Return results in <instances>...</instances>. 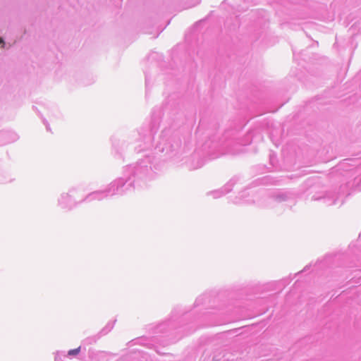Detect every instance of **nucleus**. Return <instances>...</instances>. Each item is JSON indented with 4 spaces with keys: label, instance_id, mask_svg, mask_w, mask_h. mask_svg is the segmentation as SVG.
<instances>
[{
    "label": "nucleus",
    "instance_id": "nucleus-1",
    "mask_svg": "<svg viewBox=\"0 0 361 361\" xmlns=\"http://www.w3.org/2000/svg\"><path fill=\"white\" fill-rule=\"evenodd\" d=\"M79 352H80V348H78L69 350L68 355H76L79 353Z\"/></svg>",
    "mask_w": 361,
    "mask_h": 361
},
{
    "label": "nucleus",
    "instance_id": "nucleus-2",
    "mask_svg": "<svg viewBox=\"0 0 361 361\" xmlns=\"http://www.w3.org/2000/svg\"><path fill=\"white\" fill-rule=\"evenodd\" d=\"M1 43H3V44H4V41H3L2 38H1V37H0V44H1Z\"/></svg>",
    "mask_w": 361,
    "mask_h": 361
}]
</instances>
